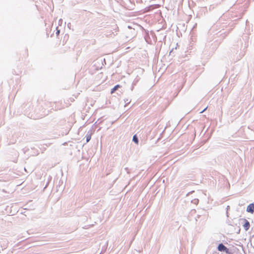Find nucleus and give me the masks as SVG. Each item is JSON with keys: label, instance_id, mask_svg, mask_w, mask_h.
<instances>
[{"label": "nucleus", "instance_id": "f257e3e1", "mask_svg": "<svg viewBox=\"0 0 254 254\" xmlns=\"http://www.w3.org/2000/svg\"><path fill=\"white\" fill-rule=\"evenodd\" d=\"M218 250L220 252H225L226 253H229V249H227L224 245L220 244L218 246Z\"/></svg>", "mask_w": 254, "mask_h": 254}, {"label": "nucleus", "instance_id": "f03ea898", "mask_svg": "<svg viewBox=\"0 0 254 254\" xmlns=\"http://www.w3.org/2000/svg\"><path fill=\"white\" fill-rule=\"evenodd\" d=\"M247 211L248 212H250L251 213H253L254 212V204L252 203L249 205L247 208Z\"/></svg>", "mask_w": 254, "mask_h": 254}, {"label": "nucleus", "instance_id": "7ed1b4c3", "mask_svg": "<svg viewBox=\"0 0 254 254\" xmlns=\"http://www.w3.org/2000/svg\"><path fill=\"white\" fill-rule=\"evenodd\" d=\"M245 223L243 225V227H244V229H245V230L247 231L250 228V224L249 222L247 220L245 219Z\"/></svg>", "mask_w": 254, "mask_h": 254}, {"label": "nucleus", "instance_id": "20e7f679", "mask_svg": "<svg viewBox=\"0 0 254 254\" xmlns=\"http://www.w3.org/2000/svg\"><path fill=\"white\" fill-rule=\"evenodd\" d=\"M120 87V86L119 85H116L111 90V94H113L115 91H116L119 87Z\"/></svg>", "mask_w": 254, "mask_h": 254}, {"label": "nucleus", "instance_id": "39448f33", "mask_svg": "<svg viewBox=\"0 0 254 254\" xmlns=\"http://www.w3.org/2000/svg\"><path fill=\"white\" fill-rule=\"evenodd\" d=\"M133 141H134L136 144H138V139L136 137V136L135 135L133 136Z\"/></svg>", "mask_w": 254, "mask_h": 254}, {"label": "nucleus", "instance_id": "423d86ee", "mask_svg": "<svg viewBox=\"0 0 254 254\" xmlns=\"http://www.w3.org/2000/svg\"><path fill=\"white\" fill-rule=\"evenodd\" d=\"M91 135H87L86 136V142H88V141H89V140L91 139Z\"/></svg>", "mask_w": 254, "mask_h": 254}, {"label": "nucleus", "instance_id": "0eeeda50", "mask_svg": "<svg viewBox=\"0 0 254 254\" xmlns=\"http://www.w3.org/2000/svg\"><path fill=\"white\" fill-rule=\"evenodd\" d=\"M206 109H207V107H206V108H205V109H204L202 111H201L200 113H203L205 110H206Z\"/></svg>", "mask_w": 254, "mask_h": 254}, {"label": "nucleus", "instance_id": "6e6552de", "mask_svg": "<svg viewBox=\"0 0 254 254\" xmlns=\"http://www.w3.org/2000/svg\"><path fill=\"white\" fill-rule=\"evenodd\" d=\"M59 32H60V31H59V30H58V31H57V34H59Z\"/></svg>", "mask_w": 254, "mask_h": 254}]
</instances>
